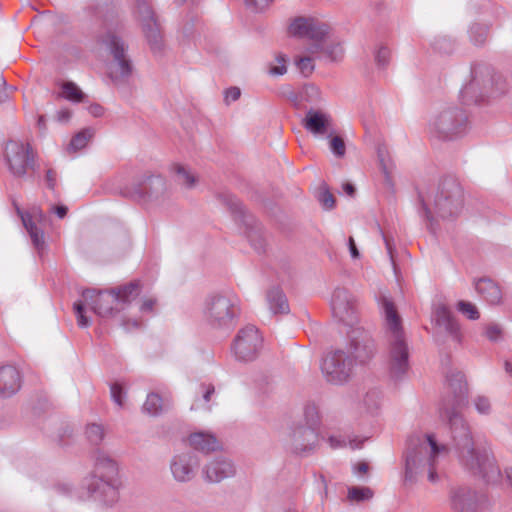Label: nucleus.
<instances>
[{"mask_svg":"<svg viewBox=\"0 0 512 512\" xmlns=\"http://www.w3.org/2000/svg\"><path fill=\"white\" fill-rule=\"evenodd\" d=\"M446 382L451 395L443 399L440 416L449 423L459 460L473 475L483 478L487 483H494L500 477V470L493 455L487 448L474 447L470 429L456 411L467 399L468 387L465 376L462 372L454 371L446 376Z\"/></svg>","mask_w":512,"mask_h":512,"instance_id":"nucleus-1","label":"nucleus"},{"mask_svg":"<svg viewBox=\"0 0 512 512\" xmlns=\"http://www.w3.org/2000/svg\"><path fill=\"white\" fill-rule=\"evenodd\" d=\"M140 289V281L135 280L111 290H84L82 292L84 303L77 301L73 304L78 326L86 328L91 324L90 319L85 315V304L99 317H113L139 295Z\"/></svg>","mask_w":512,"mask_h":512,"instance_id":"nucleus-2","label":"nucleus"},{"mask_svg":"<svg viewBox=\"0 0 512 512\" xmlns=\"http://www.w3.org/2000/svg\"><path fill=\"white\" fill-rule=\"evenodd\" d=\"M447 453V446L439 444L434 434H426L417 443L411 440L404 456V481L415 483L419 475L427 473L428 480L431 483H436L439 480L437 472L439 459L446 456Z\"/></svg>","mask_w":512,"mask_h":512,"instance_id":"nucleus-3","label":"nucleus"},{"mask_svg":"<svg viewBox=\"0 0 512 512\" xmlns=\"http://www.w3.org/2000/svg\"><path fill=\"white\" fill-rule=\"evenodd\" d=\"M330 30L326 23L311 17H298L289 27L292 35L312 40L308 52L316 54L317 59L340 62L344 58V48L340 40L331 36Z\"/></svg>","mask_w":512,"mask_h":512,"instance_id":"nucleus-4","label":"nucleus"},{"mask_svg":"<svg viewBox=\"0 0 512 512\" xmlns=\"http://www.w3.org/2000/svg\"><path fill=\"white\" fill-rule=\"evenodd\" d=\"M92 475L87 483L90 496L106 506H112L119 500L118 465L105 451L95 450Z\"/></svg>","mask_w":512,"mask_h":512,"instance_id":"nucleus-5","label":"nucleus"},{"mask_svg":"<svg viewBox=\"0 0 512 512\" xmlns=\"http://www.w3.org/2000/svg\"><path fill=\"white\" fill-rule=\"evenodd\" d=\"M381 307L385 317L387 330L389 332V353L387 359V368L390 377L395 380H401L409 369V351L404 338L401 325V319L395 309L392 301L383 297Z\"/></svg>","mask_w":512,"mask_h":512,"instance_id":"nucleus-6","label":"nucleus"},{"mask_svg":"<svg viewBox=\"0 0 512 512\" xmlns=\"http://www.w3.org/2000/svg\"><path fill=\"white\" fill-rule=\"evenodd\" d=\"M118 26L116 15L107 16L95 35L97 44L106 48L113 57L109 65V76L115 83L126 79L132 73L131 61L127 56L128 46L116 33Z\"/></svg>","mask_w":512,"mask_h":512,"instance_id":"nucleus-7","label":"nucleus"},{"mask_svg":"<svg viewBox=\"0 0 512 512\" xmlns=\"http://www.w3.org/2000/svg\"><path fill=\"white\" fill-rule=\"evenodd\" d=\"M240 313V299L231 291L208 295L202 307L203 320L213 330L233 329Z\"/></svg>","mask_w":512,"mask_h":512,"instance_id":"nucleus-8","label":"nucleus"},{"mask_svg":"<svg viewBox=\"0 0 512 512\" xmlns=\"http://www.w3.org/2000/svg\"><path fill=\"white\" fill-rule=\"evenodd\" d=\"M422 205L434 232V215L441 219L458 216L463 207V190L455 179H444L432 197L422 198Z\"/></svg>","mask_w":512,"mask_h":512,"instance_id":"nucleus-9","label":"nucleus"},{"mask_svg":"<svg viewBox=\"0 0 512 512\" xmlns=\"http://www.w3.org/2000/svg\"><path fill=\"white\" fill-rule=\"evenodd\" d=\"M470 127L466 111L457 106H446L437 110L430 118L428 131L441 141H454L462 138Z\"/></svg>","mask_w":512,"mask_h":512,"instance_id":"nucleus-10","label":"nucleus"},{"mask_svg":"<svg viewBox=\"0 0 512 512\" xmlns=\"http://www.w3.org/2000/svg\"><path fill=\"white\" fill-rule=\"evenodd\" d=\"M356 365L347 351L336 349L323 358L321 371L327 382L341 385L349 381Z\"/></svg>","mask_w":512,"mask_h":512,"instance_id":"nucleus-11","label":"nucleus"},{"mask_svg":"<svg viewBox=\"0 0 512 512\" xmlns=\"http://www.w3.org/2000/svg\"><path fill=\"white\" fill-rule=\"evenodd\" d=\"M136 15L142 31L154 54H160L164 47L160 25L147 0H136Z\"/></svg>","mask_w":512,"mask_h":512,"instance_id":"nucleus-12","label":"nucleus"},{"mask_svg":"<svg viewBox=\"0 0 512 512\" xmlns=\"http://www.w3.org/2000/svg\"><path fill=\"white\" fill-rule=\"evenodd\" d=\"M347 352L357 365H364L375 355L376 347L369 331L355 326L347 331Z\"/></svg>","mask_w":512,"mask_h":512,"instance_id":"nucleus-13","label":"nucleus"},{"mask_svg":"<svg viewBox=\"0 0 512 512\" xmlns=\"http://www.w3.org/2000/svg\"><path fill=\"white\" fill-rule=\"evenodd\" d=\"M262 345L263 339L258 329L248 325L238 331L232 344V351L238 361L249 362L256 359Z\"/></svg>","mask_w":512,"mask_h":512,"instance_id":"nucleus-14","label":"nucleus"},{"mask_svg":"<svg viewBox=\"0 0 512 512\" xmlns=\"http://www.w3.org/2000/svg\"><path fill=\"white\" fill-rule=\"evenodd\" d=\"M472 78L461 89V97L465 104L479 103L483 100L489 87L494 84L495 77L487 66H478L472 69Z\"/></svg>","mask_w":512,"mask_h":512,"instance_id":"nucleus-15","label":"nucleus"},{"mask_svg":"<svg viewBox=\"0 0 512 512\" xmlns=\"http://www.w3.org/2000/svg\"><path fill=\"white\" fill-rule=\"evenodd\" d=\"M5 159L9 171L15 177H24L34 165V154L28 143L9 141L5 147Z\"/></svg>","mask_w":512,"mask_h":512,"instance_id":"nucleus-16","label":"nucleus"},{"mask_svg":"<svg viewBox=\"0 0 512 512\" xmlns=\"http://www.w3.org/2000/svg\"><path fill=\"white\" fill-rule=\"evenodd\" d=\"M333 316L347 327L358 326L357 304L355 297L345 288H336L331 298Z\"/></svg>","mask_w":512,"mask_h":512,"instance_id":"nucleus-17","label":"nucleus"},{"mask_svg":"<svg viewBox=\"0 0 512 512\" xmlns=\"http://www.w3.org/2000/svg\"><path fill=\"white\" fill-rule=\"evenodd\" d=\"M318 440L317 429L298 425L290 433L289 447L293 453L306 456L315 450Z\"/></svg>","mask_w":512,"mask_h":512,"instance_id":"nucleus-18","label":"nucleus"},{"mask_svg":"<svg viewBox=\"0 0 512 512\" xmlns=\"http://www.w3.org/2000/svg\"><path fill=\"white\" fill-rule=\"evenodd\" d=\"M199 459L194 452L186 451L175 454L170 461V471L178 483H187L195 477Z\"/></svg>","mask_w":512,"mask_h":512,"instance_id":"nucleus-19","label":"nucleus"},{"mask_svg":"<svg viewBox=\"0 0 512 512\" xmlns=\"http://www.w3.org/2000/svg\"><path fill=\"white\" fill-rule=\"evenodd\" d=\"M234 464L223 456H217L202 467V477L205 482L215 484L235 475Z\"/></svg>","mask_w":512,"mask_h":512,"instance_id":"nucleus-20","label":"nucleus"},{"mask_svg":"<svg viewBox=\"0 0 512 512\" xmlns=\"http://www.w3.org/2000/svg\"><path fill=\"white\" fill-rule=\"evenodd\" d=\"M166 189L165 179L161 176L147 177L144 182L134 184V188L125 187L121 193L125 197L143 198L145 196L159 198Z\"/></svg>","mask_w":512,"mask_h":512,"instance_id":"nucleus-21","label":"nucleus"},{"mask_svg":"<svg viewBox=\"0 0 512 512\" xmlns=\"http://www.w3.org/2000/svg\"><path fill=\"white\" fill-rule=\"evenodd\" d=\"M304 128L314 135H328L333 133L331 116L318 109H309L303 119Z\"/></svg>","mask_w":512,"mask_h":512,"instance_id":"nucleus-22","label":"nucleus"},{"mask_svg":"<svg viewBox=\"0 0 512 512\" xmlns=\"http://www.w3.org/2000/svg\"><path fill=\"white\" fill-rule=\"evenodd\" d=\"M450 506L457 512H476L478 508V495L468 487L453 488L449 494Z\"/></svg>","mask_w":512,"mask_h":512,"instance_id":"nucleus-23","label":"nucleus"},{"mask_svg":"<svg viewBox=\"0 0 512 512\" xmlns=\"http://www.w3.org/2000/svg\"><path fill=\"white\" fill-rule=\"evenodd\" d=\"M432 320L436 326L443 329L454 341L460 342L459 324L447 306L443 304L437 305L433 310Z\"/></svg>","mask_w":512,"mask_h":512,"instance_id":"nucleus-24","label":"nucleus"},{"mask_svg":"<svg viewBox=\"0 0 512 512\" xmlns=\"http://www.w3.org/2000/svg\"><path fill=\"white\" fill-rule=\"evenodd\" d=\"M21 375L12 365L0 367V396L8 398L16 394L21 388Z\"/></svg>","mask_w":512,"mask_h":512,"instance_id":"nucleus-25","label":"nucleus"},{"mask_svg":"<svg viewBox=\"0 0 512 512\" xmlns=\"http://www.w3.org/2000/svg\"><path fill=\"white\" fill-rule=\"evenodd\" d=\"M475 290L490 305H497L502 300L499 285L489 278H480L474 282Z\"/></svg>","mask_w":512,"mask_h":512,"instance_id":"nucleus-26","label":"nucleus"},{"mask_svg":"<svg viewBox=\"0 0 512 512\" xmlns=\"http://www.w3.org/2000/svg\"><path fill=\"white\" fill-rule=\"evenodd\" d=\"M269 309L274 314H288L290 311L288 300L282 289L273 287L267 292Z\"/></svg>","mask_w":512,"mask_h":512,"instance_id":"nucleus-27","label":"nucleus"},{"mask_svg":"<svg viewBox=\"0 0 512 512\" xmlns=\"http://www.w3.org/2000/svg\"><path fill=\"white\" fill-rule=\"evenodd\" d=\"M172 406L168 397L162 398L157 393H149L143 404V411L151 416H158Z\"/></svg>","mask_w":512,"mask_h":512,"instance_id":"nucleus-28","label":"nucleus"},{"mask_svg":"<svg viewBox=\"0 0 512 512\" xmlns=\"http://www.w3.org/2000/svg\"><path fill=\"white\" fill-rule=\"evenodd\" d=\"M190 445L201 452H211L219 448L217 439L209 433L197 432L189 436Z\"/></svg>","mask_w":512,"mask_h":512,"instance_id":"nucleus-29","label":"nucleus"},{"mask_svg":"<svg viewBox=\"0 0 512 512\" xmlns=\"http://www.w3.org/2000/svg\"><path fill=\"white\" fill-rule=\"evenodd\" d=\"M21 219L33 245L39 250L42 249L44 246V232L35 224L30 214L21 213Z\"/></svg>","mask_w":512,"mask_h":512,"instance_id":"nucleus-30","label":"nucleus"},{"mask_svg":"<svg viewBox=\"0 0 512 512\" xmlns=\"http://www.w3.org/2000/svg\"><path fill=\"white\" fill-rule=\"evenodd\" d=\"M172 170L175 173V181L185 187L186 189H192L195 187L198 179L197 176L186 166L180 164H174Z\"/></svg>","mask_w":512,"mask_h":512,"instance_id":"nucleus-31","label":"nucleus"},{"mask_svg":"<svg viewBox=\"0 0 512 512\" xmlns=\"http://www.w3.org/2000/svg\"><path fill=\"white\" fill-rule=\"evenodd\" d=\"M377 156L380 163L381 170L385 176L388 184H391V174L394 170V162L390 157L389 151L385 145H379L377 148Z\"/></svg>","mask_w":512,"mask_h":512,"instance_id":"nucleus-32","label":"nucleus"},{"mask_svg":"<svg viewBox=\"0 0 512 512\" xmlns=\"http://www.w3.org/2000/svg\"><path fill=\"white\" fill-rule=\"evenodd\" d=\"M470 41L475 46H482L489 34V26L487 24L473 23L468 30Z\"/></svg>","mask_w":512,"mask_h":512,"instance_id":"nucleus-33","label":"nucleus"},{"mask_svg":"<svg viewBox=\"0 0 512 512\" xmlns=\"http://www.w3.org/2000/svg\"><path fill=\"white\" fill-rule=\"evenodd\" d=\"M382 394L377 389L369 390L362 401L363 408L368 414H375L381 405Z\"/></svg>","mask_w":512,"mask_h":512,"instance_id":"nucleus-34","label":"nucleus"},{"mask_svg":"<svg viewBox=\"0 0 512 512\" xmlns=\"http://www.w3.org/2000/svg\"><path fill=\"white\" fill-rule=\"evenodd\" d=\"M315 59H317L316 54L309 53L307 48L305 55L295 58V65L305 77H308L315 69Z\"/></svg>","mask_w":512,"mask_h":512,"instance_id":"nucleus-35","label":"nucleus"},{"mask_svg":"<svg viewBox=\"0 0 512 512\" xmlns=\"http://www.w3.org/2000/svg\"><path fill=\"white\" fill-rule=\"evenodd\" d=\"M373 497V491L369 487L353 486L348 489L347 498L350 502L361 503L369 501Z\"/></svg>","mask_w":512,"mask_h":512,"instance_id":"nucleus-36","label":"nucleus"},{"mask_svg":"<svg viewBox=\"0 0 512 512\" xmlns=\"http://www.w3.org/2000/svg\"><path fill=\"white\" fill-rule=\"evenodd\" d=\"M61 87L62 95L65 99L76 103L83 100L84 94L74 82H64Z\"/></svg>","mask_w":512,"mask_h":512,"instance_id":"nucleus-37","label":"nucleus"},{"mask_svg":"<svg viewBox=\"0 0 512 512\" xmlns=\"http://www.w3.org/2000/svg\"><path fill=\"white\" fill-rule=\"evenodd\" d=\"M85 433L88 441L92 445H99L105 436L104 427L96 423L89 424Z\"/></svg>","mask_w":512,"mask_h":512,"instance_id":"nucleus-38","label":"nucleus"},{"mask_svg":"<svg viewBox=\"0 0 512 512\" xmlns=\"http://www.w3.org/2000/svg\"><path fill=\"white\" fill-rule=\"evenodd\" d=\"M286 62H287V59H286L285 55L278 54L275 57L274 62L269 64L268 73L271 76L284 75L287 72Z\"/></svg>","mask_w":512,"mask_h":512,"instance_id":"nucleus-39","label":"nucleus"},{"mask_svg":"<svg viewBox=\"0 0 512 512\" xmlns=\"http://www.w3.org/2000/svg\"><path fill=\"white\" fill-rule=\"evenodd\" d=\"M92 137V133L90 130H83L77 133L69 144L68 149L72 151H78L84 148L88 142V140Z\"/></svg>","mask_w":512,"mask_h":512,"instance_id":"nucleus-40","label":"nucleus"},{"mask_svg":"<svg viewBox=\"0 0 512 512\" xmlns=\"http://www.w3.org/2000/svg\"><path fill=\"white\" fill-rule=\"evenodd\" d=\"M304 419L306 421L305 427H313L316 429L319 424L318 409L314 404H307L304 407Z\"/></svg>","mask_w":512,"mask_h":512,"instance_id":"nucleus-41","label":"nucleus"},{"mask_svg":"<svg viewBox=\"0 0 512 512\" xmlns=\"http://www.w3.org/2000/svg\"><path fill=\"white\" fill-rule=\"evenodd\" d=\"M318 200L325 209H332L335 205V198L325 184L319 188Z\"/></svg>","mask_w":512,"mask_h":512,"instance_id":"nucleus-42","label":"nucleus"},{"mask_svg":"<svg viewBox=\"0 0 512 512\" xmlns=\"http://www.w3.org/2000/svg\"><path fill=\"white\" fill-rule=\"evenodd\" d=\"M330 150L338 158L344 157L346 146L344 140L340 136H333L330 139Z\"/></svg>","mask_w":512,"mask_h":512,"instance_id":"nucleus-43","label":"nucleus"},{"mask_svg":"<svg viewBox=\"0 0 512 512\" xmlns=\"http://www.w3.org/2000/svg\"><path fill=\"white\" fill-rule=\"evenodd\" d=\"M475 409L479 414L488 415L491 412V402L486 396H477L473 400Z\"/></svg>","mask_w":512,"mask_h":512,"instance_id":"nucleus-44","label":"nucleus"},{"mask_svg":"<svg viewBox=\"0 0 512 512\" xmlns=\"http://www.w3.org/2000/svg\"><path fill=\"white\" fill-rule=\"evenodd\" d=\"M458 310L471 320H476L479 318V312L476 306L470 302L460 301L458 303Z\"/></svg>","mask_w":512,"mask_h":512,"instance_id":"nucleus-45","label":"nucleus"},{"mask_svg":"<svg viewBox=\"0 0 512 512\" xmlns=\"http://www.w3.org/2000/svg\"><path fill=\"white\" fill-rule=\"evenodd\" d=\"M390 54V50L386 46L381 45L375 53V61L377 65L380 67L388 65Z\"/></svg>","mask_w":512,"mask_h":512,"instance_id":"nucleus-46","label":"nucleus"},{"mask_svg":"<svg viewBox=\"0 0 512 512\" xmlns=\"http://www.w3.org/2000/svg\"><path fill=\"white\" fill-rule=\"evenodd\" d=\"M248 239L256 252L262 253L264 251L265 240L260 234H257L256 232H251L248 234Z\"/></svg>","mask_w":512,"mask_h":512,"instance_id":"nucleus-47","label":"nucleus"},{"mask_svg":"<svg viewBox=\"0 0 512 512\" xmlns=\"http://www.w3.org/2000/svg\"><path fill=\"white\" fill-rule=\"evenodd\" d=\"M110 392L114 403L119 407H122L124 403V392L121 385H119L118 383L112 384L110 386Z\"/></svg>","mask_w":512,"mask_h":512,"instance_id":"nucleus-48","label":"nucleus"},{"mask_svg":"<svg viewBox=\"0 0 512 512\" xmlns=\"http://www.w3.org/2000/svg\"><path fill=\"white\" fill-rule=\"evenodd\" d=\"M485 335L490 341H497L501 338L502 330L497 324H489L485 329Z\"/></svg>","mask_w":512,"mask_h":512,"instance_id":"nucleus-49","label":"nucleus"},{"mask_svg":"<svg viewBox=\"0 0 512 512\" xmlns=\"http://www.w3.org/2000/svg\"><path fill=\"white\" fill-rule=\"evenodd\" d=\"M14 90V87L7 86L6 80L3 76H0V103L6 102L9 97L10 93Z\"/></svg>","mask_w":512,"mask_h":512,"instance_id":"nucleus-50","label":"nucleus"},{"mask_svg":"<svg viewBox=\"0 0 512 512\" xmlns=\"http://www.w3.org/2000/svg\"><path fill=\"white\" fill-rule=\"evenodd\" d=\"M225 200H226L227 205L230 207V209L233 212L239 213V214L244 213L242 204L234 196L227 195V196H225Z\"/></svg>","mask_w":512,"mask_h":512,"instance_id":"nucleus-51","label":"nucleus"},{"mask_svg":"<svg viewBox=\"0 0 512 512\" xmlns=\"http://www.w3.org/2000/svg\"><path fill=\"white\" fill-rule=\"evenodd\" d=\"M272 0H245L247 7L251 8L253 11H260L266 8Z\"/></svg>","mask_w":512,"mask_h":512,"instance_id":"nucleus-52","label":"nucleus"},{"mask_svg":"<svg viewBox=\"0 0 512 512\" xmlns=\"http://www.w3.org/2000/svg\"><path fill=\"white\" fill-rule=\"evenodd\" d=\"M241 91L238 87H230L225 91V102L227 104L239 99Z\"/></svg>","mask_w":512,"mask_h":512,"instance_id":"nucleus-53","label":"nucleus"},{"mask_svg":"<svg viewBox=\"0 0 512 512\" xmlns=\"http://www.w3.org/2000/svg\"><path fill=\"white\" fill-rule=\"evenodd\" d=\"M434 47L441 52L448 53L451 49V42L446 37H442L435 41Z\"/></svg>","mask_w":512,"mask_h":512,"instance_id":"nucleus-54","label":"nucleus"},{"mask_svg":"<svg viewBox=\"0 0 512 512\" xmlns=\"http://www.w3.org/2000/svg\"><path fill=\"white\" fill-rule=\"evenodd\" d=\"M200 389L203 393V399L205 402H209L211 396L215 393V388L212 384H201Z\"/></svg>","mask_w":512,"mask_h":512,"instance_id":"nucleus-55","label":"nucleus"},{"mask_svg":"<svg viewBox=\"0 0 512 512\" xmlns=\"http://www.w3.org/2000/svg\"><path fill=\"white\" fill-rule=\"evenodd\" d=\"M156 304V299L154 298H147L143 300L140 311L141 312H151Z\"/></svg>","mask_w":512,"mask_h":512,"instance_id":"nucleus-56","label":"nucleus"},{"mask_svg":"<svg viewBox=\"0 0 512 512\" xmlns=\"http://www.w3.org/2000/svg\"><path fill=\"white\" fill-rule=\"evenodd\" d=\"M46 183H47V186L49 189L51 190H55V186H56V173L49 169L46 173Z\"/></svg>","mask_w":512,"mask_h":512,"instance_id":"nucleus-57","label":"nucleus"},{"mask_svg":"<svg viewBox=\"0 0 512 512\" xmlns=\"http://www.w3.org/2000/svg\"><path fill=\"white\" fill-rule=\"evenodd\" d=\"M348 245H349V251H350V254H351V257L356 259L359 257V251L356 247V244H355V241L353 239V237H349V240H348Z\"/></svg>","mask_w":512,"mask_h":512,"instance_id":"nucleus-58","label":"nucleus"},{"mask_svg":"<svg viewBox=\"0 0 512 512\" xmlns=\"http://www.w3.org/2000/svg\"><path fill=\"white\" fill-rule=\"evenodd\" d=\"M51 210L61 219L66 216L68 211L67 207L64 205L53 206Z\"/></svg>","mask_w":512,"mask_h":512,"instance_id":"nucleus-59","label":"nucleus"},{"mask_svg":"<svg viewBox=\"0 0 512 512\" xmlns=\"http://www.w3.org/2000/svg\"><path fill=\"white\" fill-rule=\"evenodd\" d=\"M89 111L95 117H99L103 114V108L98 104L90 106Z\"/></svg>","mask_w":512,"mask_h":512,"instance_id":"nucleus-60","label":"nucleus"},{"mask_svg":"<svg viewBox=\"0 0 512 512\" xmlns=\"http://www.w3.org/2000/svg\"><path fill=\"white\" fill-rule=\"evenodd\" d=\"M368 471V464L365 463V462H361L359 463L356 467H355V472L358 473V474H364Z\"/></svg>","mask_w":512,"mask_h":512,"instance_id":"nucleus-61","label":"nucleus"},{"mask_svg":"<svg viewBox=\"0 0 512 512\" xmlns=\"http://www.w3.org/2000/svg\"><path fill=\"white\" fill-rule=\"evenodd\" d=\"M140 322H138L137 320H133V321H127L125 323H123V326L126 330H130V328H135V329H138L140 327Z\"/></svg>","mask_w":512,"mask_h":512,"instance_id":"nucleus-62","label":"nucleus"},{"mask_svg":"<svg viewBox=\"0 0 512 512\" xmlns=\"http://www.w3.org/2000/svg\"><path fill=\"white\" fill-rule=\"evenodd\" d=\"M343 190L344 192L349 195V196H353L354 193H355V187L351 184V183H345L343 184Z\"/></svg>","mask_w":512,"mask_h":512,"instance_id":"nucleus-63","label":"nucleus"},{"mask_svg":"<svg viewBox=\"0 0 512 512\" xmlns=\"http://www.w3.org/2000/svg\"><path fill=\"white\" fill-rule=\"evenodd\" d=\"M56 490L61 494H68L71 491V487L66 484H61L56 487Z\"/></svg>","mask_w":512,"mask_h":512,"instance_id":"nucleus-64","label":"nucleus"}]
</instances>
